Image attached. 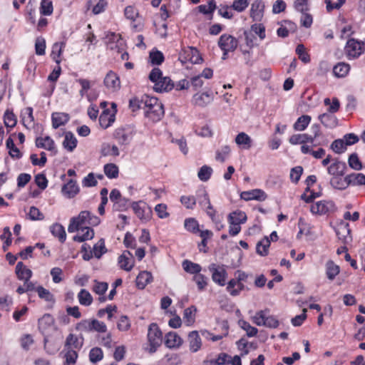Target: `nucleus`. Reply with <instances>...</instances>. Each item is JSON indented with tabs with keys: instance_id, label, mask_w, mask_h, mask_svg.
Returning <instances> with one entry per match:
<instances>
[{
	"instance_id": "1",
	"label": "nucleus",
	"mask_w": 365,
	"mask_h": 365,
	"mask_svg": "<svg viewBox=\"0 0 365 365\" xmlns=\"http://www.w3.org/2000/svg\"><path fill=\"white\" fill-rule=\"evenodd\" d=\"M145 108H144L145 115L153 122L159 121L164 115L163 104L157 98L145 96Z\"/></svg>"
},
{
	"instance_id": "2",
	"label": "nucleus",
	"mask_w": 365,
	"mask_h": 365,
	"mask_svg": "<svg viewBox=\"0 0 365 365\" xmlns=\"http://www.w3.org/2000/svg\"><path fill=\"white\" fill-rule=\"evenodd\" d=\"M147 338L149 344L148 351L149 353L153 354L163 342V333L156 323H151L149 325Z\"/></svg>"
},
{
	"instance_id": "3",
	"label": "nucleus",
	"mask_w": 365,
	"mask_h": 365,
	"mask_svg": "<svg viewBox=\"0 0 365 365\" xmlns=\"http://www.w3.org/2000/svg\"><path fill=\"white\" fill-rule=\"evenodd\" d=\"M208 269L212 274V279L215 283L221 287L225 285L227 272L225 265L212 263L209 265Z\"/></svg>"
},
{
	"instance_id": "4",
	"label": "nucleus",
	"mask_w": 365,
	"mask_h": 365,
	"mask_svg": "<svg viewBox=\"0 0 365 365\" xmlns=\"http://www.w3.org/2000/svg\"><path fill=\"white\" fill-rule=\"evenodd\" d=\"M131 207L136 216L143 222H147L152 218L153 211L146 202L142 200L133 202Z\"/></svg>"
},
{
	"instance_id": "5",
	"label": "nucleus",
	"mask_w": 365,
	"mask_h": 365,
	"mask_svg": "<svg viewBox=\"0 0 365 365\" xmlns=\"http://www.w3.org/2000/svg\"><path fill=\"white\" fill-rule=\"evenodd\" d=\"M134 130L130 126L118 128L113 133V138L117 140L119 145H128L134 135Z\"/></svg>"
},
{
	"instance_id": "6",
	"label": "nucleus",
	"mask_w": 365,
	"mask_h": 365,
	"mask_svg": "<svg viewBox=\"0 0 365 365\" xmlns=\"http://www.w3.org/2000/svg\"><path fill=\"white\" fill-rule=\"evenodd\" d=\"M180 59L182 63L190 61L192 63L197 64L202 61V58L198 50L193 47H187L182 50L180 54Z\"/></svg>"
},
{
	"instance_id": "7",
	"label": "nucleus",
	"mask_w": 365,
	"mask_h": 365,
	"mask_svg": "<svg viewBox=\"0 0 365 365\" xmlns=\"http://www.w3.org/2000/svg\"><path fill=\"white\" fill-rule=\"evenodd\" d=\"M238 46L237 39L230 35L222 34L218 40V46L222 51H234Z\"/></svg>"
},
{
	"instance_id": "8",
	"label": "nucleus",
	"mask_w": 365,
	"mask_h": 365,
	"mask_svg": "<svg viewBox=\"0 0 365 365\" xmlns=\"http://www.w3.org/2000/svg\"><path fill=\"white\" fill-rule=\"evenodd\" d=\"M334 209L335 205L332 201L321 200L313 204L310 210L313 214L322 215L333 212Z\"/></svg>"
},
{
	"instance_id": "9",
	"label": "nucleus",
	"mask_w": 365,
	"mask_h": 365,
	"mask_svg": "<svg viewBox=\"0 0 365 365\" xmlns=\"http://www.w3.org/2000/svg\"><path fill=\"white\" fill-rule=\"evenodd\" d=\"M90 216V212L87 210L81 211L78 216L71 219L68 227V232H75L80 230V227L88 223V217Z\"/></svg>"
},
{
	"instance_id": "10",
	"label": "nucleus",
	"mask_w": 365,
	"mask_h": 365,
	"mask_svg": "<svg viewBox=\"0 0 365 365\" xmlns=\"http://www.w3.org/2000/svg\"><path fill=\"white\" fill-rule=\"evenodd\" d=\"M362 53L361 43L354 38L349 39L345 46V53L349 59L356 58Z\"/></svg>"
},
{
	"instance_id": "11",
	"label": "nucleus",
	"mask_w": 365,
	"mask_h": 365,
	"mask_svg": "<svg viewBox=\"0 0 365 365\" xmlns=\"http://www.w3.org/2000/svg\"><path fill=\"white\" fill-rule=\"evenodd\" d=\"M214 100V95L211 91L195 93L192 98V103L195 106L204 108L211 103Z\"/></svg>"
},
{
	"instance_id": "12",
	"label": "nucleus",
	"mask_w": 365,
	"mask_h": 365,
	"mask_svg": "<svg viewBox=\"0 0 365 365\" xmlns=\"http://www.w3.org/2000/svg\"><path fill=\"white\" fill-rule=\"evenodd\" d=\"M84 339L82 335L77 336L73 334H69L64 343V349H72L81 350L83 346Z\"/></svg>"
},
{
	"instance_id": "13",
	"label": "nucleus",
	"mask_w": 365,
	"mask_h": 365,
	"mask_svg": "<svg viewBox=\"0 0 365 365\" xmlns=\"http://www.w3.org/2000/svg\"><path fill=\"white\" fill-rule=\"evenodd\" d=\"M35 144L38 148H43L50 151L53 155L57 153L55 143L49 136L37 137L35 140Z\"/></svg>"
},
{
	"instance_id": "14",
	"label": "nucleus",
	"mask_w": 365,
	"mask_h": 365,
	"mask_svg": "<svg viewBox=\"0 0 365 365\" xmlns=\"http://www.w3.org/2000/svg\"><path fill=\"white\" fill-rule=\"evenodd\" d=\"M264 4L262 0H255L250 8V17L253 21H259L264 15Z\"/></svg>"
},
{
	"instance_id": "15",
	"label": "nucleus",
	"mask_w": 365,
	"mask_h": 365,
	"mask_svg": "<svg viewBox=\"0 0 365 365\" xmlns=\"http://www.w3.org/2000/svg\"><path fill=\"white\" fill-rule=\"evenodd\" d=\"M118 263L120 269L128 272L130 271L134 266L133 255L129 251H124L118 257Z\"/></svg>"
},
{
	"instance_id": "16",
	"label": "nucleus",
	"mask_w": 365,
	"mask_h": 365,
	"mask_svg": "<svg viewBox=\"0 0 365 365\" xmlns=\"http://www.w3.org/2000/svg\"><path fill=\"white\" fill-rule=\"evenodd\" d=\"M242 199L250 201V200H258L264 201L267 198V194L260 189H255L249 191L242 192L240 195Z\"/></svg>"
},
{
	"instance_id": "17",
	"label": "nucleus",
	"mask_w": 365,
	"mask_h": 365,
	"mask_svg": "<svg viewBox=\"0 0 365 365\" xmlns=\"http://www.w3.org/2000/svg\"><path fill=\"white\" fill-rule=\"evenodd\" d=\"M104 84L106 88L112 91H118L120 87L119 77L115 73L110 71L104 78Z\"/></svg>"
},
{
	"instance_id": "18",
	"label": "nucleus",
	"mask_w": 365,
	"mask_h": 365,
	"mask_svg": "<svg viewBox=\"0 0 365 365\" xmlns=\"http://www.w3.org/2000/svg\"><path fill=\"white\" fill-rule=\"evenodd\" d=\"M336 235L344 244L351 241V230L348 223H341L336 230Z\"/></svg>"
},
{
	"instance_id": "19",
	"label": "nucleus",
	"mask_w": 365,
	"mask_h": 365,
	"mask_svg": "<svg viewBox=\"0 0 365 365\" xmlns=\"http://www.w3.org/2000/svg\"><path fill=\"white\" fill-rule=\"evenodd\" d=\"M182 344V339L175 332L170 331L165 335V345L170 349L179 348Z\"/></svg>"
},
{
	"instance_id": "20",
	"label": "nucleus",
	"mask_w": 365,
	"mask_h": 365,
	"mask_svg": "<svg viewBox=\"0 0 365 365\" xmlns=\"http://www.w3.org/2000/svg\"><path fill=\"white\" fill-rule=\"evenodd\" d=\"M346 169V165L344 162L335 160L328 168V173L333 177L343 176Z\"/></svg>"
},
{
	"instance_id": "21",
	"label": "nucleus",
	"mask_w": 365,
	"mask_h": 365,
	"mask_svg": "<svg viewBox=\"0 0 365 365\" xmlns=\"http://www.w3.org/2000/svg\"><path fill=\"white\" fill-rule=\"evenodd\" d=\"M79 187L76 180H70L62 187L63 194L68 197L73 198L79 192Z\"/></svg>"
},
{
	"instance_id": "22",
	"label": "nucleus",
	"mask_w": 365,
	"mask_h": 365,
	"mask_svg": "<svg viewBox=\"0 0 365 365\" xmlns=\"http://www.w3.org/2000/svg\"><path fill=\"white\" fill-rule=\"evenodd\" d=\"M115 121V114L108 109L104 110L99 116V124L101 128L106 129Z\"/></svg>"
},
{
	"instance_id": "23",
	"label": "nucleus",
	"mask_w": 365,
	"mask_h": 365,
	"mask_svg": "<svg viewBox=\"0 0 365 365\" xmlns=\"http://www.w3.org/2000/svg\"><path fill=\"white\" fill-rule=\"evenodd\" d=\"M247 219V217L245 212L239 210L230 212L227 217L229 224L237 223L240 225L245 223Z\"/></svg>"
},
{
	"instance_id": "24",
	"label": "nucleus",
	"mask_w": 365,
	"mask_h": 365,
	"mask_svg": "<svg viewBox=\"0 0 365 365\" xmlns=\"http://www.w3.org/2000/svg\"><path fill=\"white\" fill-rule=\"evenodd\" d=\"M174 84L169 77H163L154 85V90L157 92L168 91L173 88Z\"/></svg>"
},
{
	"instance_id": "25",
	"label": "nucleus",
	"mask_w": 365,
	"mask_h": 365,
	"mask_svg": "<svg viewBox=\"0 0 365 365\" xmlns=\"http://www.w3.org/2000/svg\"><path fill=\"white\" fill-rule=\"evenodd\" d=\"M16 274L20 280H29L32 276V272L28 269L22 262H19L16 266Z\"/></svg>"
},
{
	"instance_id": "26",
	"label": "nucleus",
	"mask_w": 365,
	"mask_h": 365,
	"mask_svg": "<svg viewBox=\"0 0 365 365\" xmlns=\"http://www.w3.org/2000/svg\"><path fill=\"white\" fill-rule=\"evenodd\" d=\"M153 280L150 272L147 271L140 272L136 277V286L138 289H144L148 284Z\"/></svg>"
},
{
	"instance_id": "27",
	"label": "nucleus",
	"mask_w": 365,
	"mask_h": 365,
	"mask_svg": "<svg viewBox=\"0 0 365 365\" xmlns=\"http://www.w3.org/2000/svg\"><path fill=\"white\" fill-rule=\"evenodd\" d=\"M52 126L56 129L69 120V115L65 113H53L51 115Z\"/></svg>"
},
{
	"instance_id": "28",
	"label": "nucleus",
	"mask_w": 365,
	"mask_h": 365,
	"mask_svg": "<svg viewBox=\"0 0 365 365\" xmlns=\"http://www.w3.org/2000/svg\"><path fill=\"white\" fill-rule=\"evenodd\" d=\"M66 46L64 42H56L52 46L51 57L56 63L57 65L61 63V56Z\"/></svg>"
},
{
	"instance_id": "29",
	"label": "nucleus",
	"mask_w": 365,
	"mask_h": 365,
	"mask_svg": "<svg viewBox=\"0 0 365 365\" xmlns=\"http://www.w3.org/2000/svg\"><path fill=\"white\" fill-rule=\"evenodd\" d=\"M235 141L237 145L243 149L248 150L252 147V140L251 138L244 132L237 134Z\"/></svg>"
},
{
	"instance_id": "30",
	"label": "nucleus",
	"mask_w": 365,
	"mask_h": 365,
	"mask_svg": "<svg viewBox=\"0 0 365 365\" xmlns=\"http://www.w3.org/2000/svg\"><path fill=\"white\" fill-rule=\"evenodd\" d=\"M188 341L190 344V349L191 351L196 352L200 349L202 341L197 331H192L189 334Z\"/></svg>"
},
{
	"instance_id": "31",
	"label": "nucleus",
	"mask_w": 365,
	"mask_h": 365,
	"mask_svg": "<svg viewBox=\"0 0 365 365\" xmlns=\"http://www.w3.org/2000/svg\"><path fill=\"white\" fill-rule=\"evenodd\" d=\"M289 142L292 145H297V144H305L306 143H314V138H312V135H308L307 133L303 134H294L292 135L289 139Z\"/></svg>"
},
{
	"instance_id": "32",
	"label": "nucleus",
	"mask_w": 365,
	"mask_h": 365,
	"mask_svg": "<svg viewBox=\"0 0 365 365\" xmlns=\"http://www.w3.org/2000/svg\"><path fill=\"white\" fill-rule=\"evenodd\" d=\"M21 118L23 125L29 128L34 122V117L33 115V108L31 107H26L21 112Z\"/></svg>"
},
{
	"instance_id": "33",
	"label": "nucleus",
	"mask_w": 365,
	"mask_h": 365,
	"mask_svg": "<svg viewBox=\"0 0 365 365\" xmlns=\"http://www.w3.org/2000/svg\"><path fill=\"white\" fill-rule=\"evenodd\" d=\"M349 185L361 186L365 185V175L360 173H353L346 175Z\"/></svg>"
},
{
	"instance_id": "34",
	"label": "nucleus",
	"mask_w": 365,
	"mask_h": 365,
	"mask_svg": "<svg viewBox=\"0 0 365 365\" xmlns=\"http://www.w3.org/2000/svg\"><path fill=\"white\" fill-rule=\"evenodd\" d=\"M77 139L71 131L65 133L63 147L68 152H72L77 146Z\"/></svg>"
},
{
	"instance_id": "35",
	"label": "nucleus",
	"mask_w": 365,
	"mask_h": 365,
	"mask_svg": "<svg viewBox=\"0 0 365 365\" xmlns=\"http://www.w3.org/2000/svg\"><path fill=\"white\" fill-rule=\"evenodd\" d=\"M196 202L197 201L199 205L202 207L208 205V208L212 210V205L209 198V195L205 188H201L197 190Z\"/></svg>"
},
{
	"instance_id": "36",
	"label": "nucleus",
	"mask_w": 365,
	"mask_h": 365,
	"mask_svg": "<svg viewBox=\"0 0 365 365\" xmlns=\"http://www.w3.org/2000/svg\"><path fill=\"white\" fill-rule=\"evenodd\" d=\"M321 123L327 128H334L337 125V119L332 113H323L319 115Z\"/></svg>"
},
{
	"instance_id": "37",
	"label": "nucleus",
	"mask_w": 365,
	"mask_h": 365,
	"mask_svg": "<svg viewBox=\"0 0 365 365\" xmlns=\"http://www.w3.org/2000/svg\"><path fill=\"white\" fill-rule=\"evenodd\" d=\"M51 234L58 237L61 242H64L66 239V233L64 227L58 223L52 225L50 227Z\"/></svg>"
},
{
	"instance_id": "38",
	"label": "nucleus",
	"mask_w": 365,
	"mask_h": 365,
	"mask_svg": "<svg viewBox=\"0 0 365 365\" xmlns=\"http://www.w3.org/2000/svg\"><path fill=\"white\" fill-rule=\"evenodd\" d=\"M81 234H78L73 237V240L82 242L88 240H91L94 237V231L93 229L88 227L81 229Z\"/></svg>"
},
{
	"instance_id": "39",
	"label": "nucleus",
	"mask_w": 365,
	"mask_h": 365,
	"mask_svg": "<svg viewBox=\"0 0 365 365\" xmlns=\"http://www.w3.org/2000/svg\"><path fill=\"white\" fill-rule=\"evenodd\" d=\"M330 184L333 188L337 190H345L349 185L348 184V180L346 179V176L345 178H342V176H335L332 177L330 180Z\"/></svg>"
},
{
	"instance_id": "40",
	"label": "nucleus",
	"mask_w": 365,
	"mask_h": 365,
	"mask_svg": "<svg viewBox=\"0 0 365 365\" xmlns=\"http://www.w3.org/2000/svg\"><path fill=\"white\" fill-rule=\"evenodd\" d=\"M350 70V66L348 63L340 62L335 65L333 68L334 76L339 78L345 77Z\"/></svg>"
},
{
	"instance_id": "41",
	"label": "nucleus",
	"mask_w": 365,
	"mask_h": 365,
	"mask_svg": "<svg viewBox=\"0 0 365 365\" xmlns=\"http://www.w3.org/2000/svg\"><path fill=\"white\" fill-rule=\"evenodd\" d=\"M101 154L103 156H118L120 155L118 148L115 145L103 143L101 146Z\"/></svg>"
},
{
	"instance_id": "42",
	"label": "nucleus",
	"mask_w": 365,
	"mask_h": 365,
	"mask_svg": "<svg viewBox=\"0 0 365 365\" xmlns=\"http://www.w3.org/2000/svg\"><path fill=\"white\" fill-rule=\"evenodd\" d=\"M269 246L270 240L267 237H264L262 240L257 243L256 252L261 256H267L268 255V249Z\"/></svg>"
},
{
	"instance_id": "43",
	"label": "nucleus",
	"mask_w": 365,
	"mask_h": 365,
	"mask_svg": "<svg viewBox=\"0 0 365 365\" xmlns=\"http://www.w3.org/2000/svg\"><path fill=\"white\" fill-rule=\"evenodd\" d=\"M311 117L308 115H303L298 118L297 121L294 123L293 128L295 130L303 131L309 125L311 121Z\"/></svg>"
},
{
	"instance_id": "44",
	"label": "nucleus",
	"mask_w": 365,
	"mask_h": 365,
	"mask_svg": "<svg viewBox=\"0 0 365 365\" xmlns=\"http://www.w3.org/2000/svg\"><path fill=\"white\" fill-rule=\"evenodd\" d=\"M339 273V267L336 265L333 261L329 260L326 263V274L327 278L330 280H333Z\"/></svg>"
},
{
	"instance_id": "45",
	"label": "nucleus",
	"mask_w": 365,
	"mask_h": 365,
	"mask_svg": "<svg viewBox=\"0 0 365 365\" xmlns=\"http://www.w3.org/2000/svg\"><path fill=\"white\" fill-rule=\"evenodd\" d=\"M36 292L38 293V295L41 299L51 304L55 303V297L48 289H45L42 286H38L36 287Z\"/></svg>"
},
{
	"instance_id": "46",
	"label": "nucleus",
	"mask_w": 365,
	"mask_h": 365,
	"mask_svg": "<svg viewBox=\"0 0 365 365\" xmlns=\"http://www.w3.org/2000/svg\"><path fill=\"white\" fill-rule=\"evenodd\" d=\"M63 351L65 352L64 365H74L76 363V360L78 359V350H75V349H63Z\"/></svg>"
},
{
	"instance_id": "47",
	"label": "nucleus",
	"mask_w": 365,
	"mask_h": 365,
	"mask_svg": "<svg viewBox=\"0 0 365 365\" xmlns=\"http://www.w3.org/2000/svg\"><path fill=\"white\" fill-rule=\"evenodd\" d=\"M182 265L184 270L186 272H188L190 274H195V275L200 274V271L202 270V267L199 264L194 263L187 259L184 260L182 262Z\"/></svg>"
},
{
	"instance_id": "48",
	"label": "nucleus",
	"mask_w": 365,
	"mask_h": 365,
	"mask_svg": "<svg viewBox=\"0 0 365 365\" xmlns=\"http://www.w3.org/2000/svg\"><path fill=\"white\" fill-rule=\"evenodd\" d=\"M196 312L197 308L195 306H190L184 310L183 319L187 326L194 323Z\"/></svg>"
},
{
	"instance_id": "49",
	"label": "nucleus",
	"mask_w": 365,
	"mask_h": 365,
	"mask_svg": "<svg viewBox=\"0 0 365 365\" xmlns=\"http://www.w3.org/2000/svg\"><path fill=\"white\" fill-rule=\"evenodd\" d=\"M216 8H217V6H216L215 1L210 0L208 1L207 5H205V4L200 5V6H198L197 9L200 13H202L205 15L210 14L211 16L210 19H212V14L215 11V10L216 9Z\"/></svg>"
},
{
	"instance_id": "50",
	"label": "nucleus",
	"mask_w": 365,
	"mask_h": 365,
	"mask_svg": "<svg viewBox=\"0 0 365 365\" xmlns=\"http://www.w3.org/2000/svg\"><path fill=\"white\" fill-rule=\"evenodd\" d=\"M79 303L83 306H89L93 302V297L88 291L85 289H81L78 294Z\"/></svg>"
},
{
	"instance_id": "51",
	"label": "nucleus",
	"mask_w": 365,
	"mask_h": 365,
	"mask_svg": "<svg viewBox=\"0 0 365 365\" xmlns=\"http://www.w3.org/2000/svg\"><path fill=\"white\" fill-rule=\"evenodd\" d=\"M146 95H144L141 96L140 98H133L130 100L129 101V107L132 110L133 112H135L138 110L139 109H143L145 108V96Z\"/></svg>"
},
{
	"instance_id": "52",
	"label": "nucleus",
	"mask_w": 365,
	"mask_h": 365,
	"mask_svg": "<svg viewBox=\"0 0 365 365\" xmlns=\"http://www.w3.org/2000/svg\"><path fill=\"white\" fill-rule=\"evenodd\" d=\"M93 255L96 258L100 259L107 252L104 239L101 238L94 245L93 247Z\"/></svg>"
},
{
	"instance_id": "53",
	"label": "nucleus",
	"mask_w": 365,
	"mask_h": 365,
	"mask_svg": "<svg viewBox=\"0 0 365 365\" xmlns=\"http://www.w3.org/2000/svg\"><path fill=\"white\" fill-rule=\"evenodd\" d=\"M105 175L110 179L116 178L118 176V167L114 163H108L104 165Z\"/></svg>"
},
{
	"instance_id": "54",
	"label": "nucleus",
	"mask_w": 365,
	"mask_h": 365,
	"mask_svg": "<svg viewBox=\"0 0 365 365\" xmlns=\"http://www.w3.org/2000/svg\"><path fill=\"white\" fill-rule=\"evenodd\" d=\"M184 226L187 231L194 234H197L200 232L198 222L195 218L190 217L185 219Z\"/></svg>"
},
{
	"instance_id": "55",
	"label": "nucleus",
	"mask_w": 365,
	"mask_h": 365,
	"mask_svg": "<svg viewBox=\"0 0 365 365\" xmlns=\"http://www.w3.org/2000/svg\"><path fill=\"white\" fill-rule=\"evenodd\" d=\"M4 121L7 128H14L17 123L16 116L13 111L6 110L4 115Z\"/></svg>"
},
{
	"instance_id": "56",
	"label": "nucleus",
	"mask_w": 365,
	"mask_h": 365,
	"mask_svg": "<svg viewBox=\"0 0 365 365\" xmlns=\"http://www.w3.org/2000/svg\"><path fill=\"white\" fill-rule=\"evenodd\" d=\"M6 145L7 149L9 150V155L12 158H20L21 157L20 150L18 148L16 147L14 140L11 137L6 140Z\"/></svg>"
},
{
	"instance_id": "57",
	"label": "nucleus",
	"mask_w": 365,
	"mask_h": 365,
	"mask_svg": "<svg viewBox=\"0 0 365 365\" xmlns=\"http://www.w3.org/2000/svg\"><path fill=\"white\" fill-rule=\"evenodd\" d=\"M212 173V169L211 167L203 165L198 171L197 176L201 181L206 182L210 178Z\"/></svg>"
},
{
	"instance_id": "58",
	"label": "nucleus",
	"mask_w": 365,
	"mask_h": 365,
	"mask_svg": "<svg viewBox=\"0 0 365 365\" xmlns=\"http://www.w3.org/2000/svg\"><path fill=\"white\" fill-rule=\"evenodd\" d=\"M180 202L187 209L192 210L196 205V197L194 195H182L180 197Z\"/></svg>"
},
{
	"instance_id": "59",
	"label": "nucleus",
	"mask_w": 365,
	"mask_h": 365,
	"mask_svg": "<svg viewBox=\"0 0 365 365\" xmlns=\"http://www.w3.org/2000/svg\"><path fill=\"white\" fill-rule=\"evenodd\" d=\"M239 324L242 329L246 331L247 335L249 337H252L257 335L258 330L257 328L250 325V324L246 321L240 320Z\"/></svg>"
},
{
	"instance_id": "60",
	"label": "nucleus",
	"mask_w": 365,
	"mask_h": 365,
	"mask_svg": "<svg viewBox=\"0 0 365 365\" xmlns=\"http://www.w3.org/2000/svg\"><path fill=\"white\" fill-rule=\"evenodd\" d=\"M53 4L50 0H41L40 13L42 15L49 16L53 13Z\"/></svg>"
},
{
	"instance_id": "61",
	"label": "nucleus",
	"mask_w": 365,
	"mask_h": 365,
	"mask_svg": "<svg viewBox=\"0 0 365 365\" xmlns=\"http://www.w3.org/2000/svg\"><path fill=\"white\" fill-rule=\"evenodd\" d=\"M103 357V353L101 348L94 347L89 352V359L93 363L101 361Z\"/></svg>"
},
{
	"instance_id": "62",
	"label": "nucleus",
	"mask_w": 365,
	"mask_h": 365,
	"mask_svg": "<svg viewBox=\"0 0 365 365\" xmlns=\"http://www.w3.org/2000/svg\"><path fill=\"white\" fill-rule=\"evenodd\" d=\"M193 280L197 284L198 290L201 292L207 287L208 278L202 274H198L194 276Z\"/></svg>"
},
{
	"instance_id": "63",
	"label": "nucleus",
	"mask_w": 365,
	"mask_h": 365,
	"mask_svg": "<svg viewBox=\"0 0 365 365\" xmlns=\"http://www.w3.org/2000/svg\"><path fill=\"white\" fill-rule=\"evenodd\" d=\"M331 149L336 153H344L346 150L344 140L342 139L335 140L331 145Z\"/></svg>"
},
{
	"instance_id": "64",
	"label": "nucleus",
	"mask_w": 365,
	"mask_h": 365,
	"mask_svg": "<svg viewBox=\"0 0 365 365\" xmlns=\"http://www.w3.org/2000/svg\"><path fill=\"white\" fill-rule=\"evenodd\" d=\"M349 165L356 170H360L362 168V165L359 159L357 154L352 153L349 158Z\"/></svg>"
}]
</instances>
